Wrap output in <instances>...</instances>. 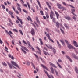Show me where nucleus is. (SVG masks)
<instances>
[{"mask_svg": "<svg viewBox=\"0 0 78 78\" xmlns=\"http://www.w3.org/2000/svg\"><path fill=\"white\" fill-rule=\"evenodd\" d=\"M60 9H63V10H66V8L63 6L61 7Z\"/></svg>", "mask_w": 78, "mask_h": 78, "instance_id": "cd10ccee", "label": "nucleus"}, {"mask_svg": "<svg viewBox=\"0 0 78 78\" xmlns=\"http://www.w3.org/2000/svg\"><path fill=\"white\" fill-rule=\"evenodd\" d=\"M36 48H37V49L39 51H41V49H40V48L38 46L36 47Z\"/></svg>", "mask_w": 78, "mask_h": 78, "instance_id": "473e14b6", "label": "nucleus"}, {"mask_svg": "<svg viewBox=\"0 0 78 78\" xmlns=\"http://www.w3.org/2000/svg\"><path fill=\"white\" fill-rule=\"evenodd\" d=\"M41 51H39V52L38 51L37 53H39L40 55H41L42 54L41 53Z\"/></svg>", "mask_w": 78, "mask_h": 78, "instance_id": "0e129e2a", "label": "nucleus"}, {"mask_svg": "<svg viewBox=\"0 0 78 78\" xmlns=\"http://www.w3.org/2000/svg\"><path fill=\"white\" fill-rule=\"evenodd\" d=\"M57 6L58 7V8H59V9H60L61 8V5L59 3H57Z\"/></svg>", "mask_w": 78, "mask_h": 78, "instance_id": "dca6fc26", "label": "nucleus"}, {"mask_svg": "<svg viewBox=\"0 0 78 78\" xmlns=\"http://www.w3.org/2000/svg\"><path fill=\"white\" fill-rule=\"evenodd\" d=\"M34 55L35 56V57H36V58H39V57H38V56H37V55H36L35 54H34Z\"/></svg>", "mask_w": 78, "mask_h": 78, "instance_id": "052dcab7", "label": "nucleus"}, {"mask_svg": "<svg viewBox=\"0 0 78 78\" xmlns=\"http://www.w3.org/2000/svg\"><path fill=\"white\" fill-rule=\"evenodd\" d=\"M11 63L13 64V65H14V66H16L17 67H18L19 69H20V68L19 66L16 63V62H14V61H11Z\"/></svg>", "mask_w": 78, "mask_h": 78, "instance_id": "7ed1b4c3", "label": "nucleus"}, {"mask_svg": "<svg viewBox=\"0 0 78 78\" xmlns=\"http://www.w3.org/2000/svg\"><path fill=\"white\" fill-rule=\"evenodd\" d=\"M5 31L6 33H7V34H9V36L10 37L12 38V39H13V37H12V36L11 35L13 34V33H12L11 31H9V32H8V30H5Z\"/></svg>", "mask_w": 78, "mask_h": 78, "instance_id": "f03ea898", "label": "nucleus"}, {"mask_svg": "<svg viewBox=\"0 0 78 78\" xmlns=\"http://www.w3.org/2000/svg\"><path fill=\"white\" fill-rule=\"evenodd\" d=\"M60 30L62 33H64V30H62V29L60 28Z\"/></svg>", "mask_w": 78, "mask_h": 78, "instance_id": "5fc2aeb1", "label": "nucleus"}, {"mask_svg": "<svg viewBox=\"0 0 78 78\" xmlns=\"http://www.w3.org/2000/svg\"><path fill=\"white\" fill-rule=\"evenodd\" d=\"M13 30L14 31H15V32H18V31H17L16 29H13Z\"/></svg>", "mask_w": 78, "mask_h": 78, "instance_id": "3c124183", "label": "nucleus"}, {"mask_svg": "<svg viewBox=\"0 0 78 78\" xmlns=\"http://www.w3.org/2000/svg\"><path fill=\"white\" fill-rule=\"evenodd\" d=\"M26 62V64L27 65H28V66H30V62L29 61H27Z\"/></svg>", "mask_w": 78, "mask_h": 78, "instance_id": "aec40b11", "label": "nucleus"}, {"mask_svg": "<svg viewBox=\"0 0 78 78\" xmlns=\"http://www.w3.org/2000/svg\"><path fill=\"white\" fill-rule=\"evenodd\" d=\"M52 50L54 53V54H56V50L55 49V47H53L52 48Z\"/></svg>", "mask_w": 78, "mask_h": 78, "instance_id": "2eb2a0df", "label": "nucleus"}, {"mask_svg": "<svg viewBox=\"0 0 78 78\" xmlns=\"http://www.w3.org/2000/svg\"><path fill=\"white\" fill-rule=\"evenodd\" d=\"M17 5L18 6V10H19L20 12H21V8H20V4L17 3Z\"/></svg>", "mask_w": 78, "mask_h": 78, "instance_id": "ddd939ff", "label": "nucleus"}, {"mask_svg": "<svg viewBox=\"0 0 78 78\" xmlns=\"http://www.w3.org/2000/svg\"><path fill=\"white\" fill-rule=\"evenodd\" d=\"M58 61V62H62V60L60 59H59Z\"/></svg>", "mask_w": 78, "mask_h": 78, "instance_id": "e2e57ef3", "label": "nucleus"}, {"mask_svg": "<svg viewBox=\"0 0 78 78\" xmlns=\"http://www.w3.org/2000/svg\"><path fill=\"white\" fill-rule=\"evenodd\" d=\"M73 43L74 44V46L76 47H78V43L75 40L73 41Z\"/></svg>", "mask_w": 78, "mask_h": 78, "instance_id": "39448f33", "label": "nucleus"}, {"mask_svg": "<svg viewBox=\"0 0 78 78\" xmlns=\"http://www.w3.org/2000/svg\"><path fill=\"white\" fill-rule=\"evenodd\" d=\"M25 50L27 51H29V50L26 47L24 48V49Z\"/></svg>", "mask_w": 78, "mask_h": 78, "instance_id": "f704fd0d", "label": "nucleus"}, {"mask_svg": "<svg viewBox=\"0 0 78 78\" xmlns=\"http://www.w3.org/2000/svg\"><path fill=\"white\" fill-rule=\"evenodd\" d=\"M64 25L65 27L66 28H67V29H69V26H68L66 24L64 23Z\"/></svg>", "mask_w": 78, "mask_h": 78, "instance_id": "412c9836", "label": "nucleus"}, {"mask_svg": "<svg viewBox=\"0 0 78 78\" xmlns=\"http://www.w3.org/2000/svg\"><path fill=\"white\" fill-rule=\"evenodd\" d=\"M65 18L68 20H71V18H70V17L69 16H66L65 17Z\"/></svg>", "mask_w": 78, "mask_h": 78, "instance_id": "9b49d317", "label": "nucleus"}, {"mask_svg": "<svg viewBox=\"0 0 78 78\" xmlns=\"http://www.w3.org/2000/svg\"><path fill=\"white\" fill-rule=\"evenodd\" d=\"M41 66L42 67H43V68H44V69H46V70H48H48H49L48 69V68H47V67L45 66L44 65L42 64H41Z\"/></svg>", "mask_w": 78, "mask_h": 78, "instance_id": "1a4fd4ad", "label": "nucleus"}, {"mask_svg": "<svg viewBox=\"0 0 78 78\" xmlns=\"http://www.w3.org/2000/svg\"><path fill=\"white\" fill-rule=\"evenodd\" d=\"M73 19H74V20H75L76 21V18L75 16H73Z\"/></svg>", "mask_w": 78, "mask_h": 78, "instance_id": "4d7b16f0", "label": "nucleus"}, {"mask_svg": "<svg viewBox=\"0 0 78 78\" xmlns=\"http://www.w3.org/2000/svg\"><path fill=\"white\" fill-rule=\"evenodd\" d=\"M28 18H27V19L28 20H30L31 19V17H30V16H28Z\"/></svg>", "mask_w": 78, "mask_h": 78, "instance_id": "a19ab883", "label": "nucleus"}, {"mask_svg": "<svg viewBox=\"0 0 78 78\" xmlns=\"http://www.w3.org/2000/svg\"><path fill=\"white\" fill-rule=\"evenodd\" d=\"M54 71L56 73V75L58 76L59 74H58V72L56 70V69H54Z\"/></svg>", "mask_w": 78, "mask_h": 78, "instance_id": "a878e982", "label": "nucleus"}, {"mask_svg": "<svg viewBox=\"0 0 78 78\" xmlns=\"http://www.w3.org/2000/svg\"><path fill=\"white\" fill-rule=\"evenodd\" d=\"M31 64H32L34 68V69H35V66H34V64H33V63L32 62H31Z\"/></svg>", "mask_w": 78, "mask_h": 78, "instance_id": "49530a36", "label": "nucleus"}, {"mask_svg": "<svg viewBox=\"0 0 78 78\" xmlns=\"http://www.w3.org/2000/svg\"><path fill=\"white\" fill-rule=\"evenodd\" d=\"M31 34H32L33 36H34L35 35V31L34 30V29L32 28L31 31Z\"/></svg>", "mask_w": 78, "mask_h": 78, "instance_id": "423d86ee", "label": "nucleus"}, {"mask_svg": "<svg viewBox=\"0 0 78 78\" xmlns=\"http://www.w3.org/2000/svg\"><path fill=\"white\" fill-rule=\"evenodd\" d=\"M72 57H73L74 58H75V59H78V57L76 56V55H75V54L73 53H72Z\"/></svg>", "mask_w": 78, "mask_h": 78, "instance_id": "6e6552de", "label": "nucleus"}, {"mask_svg": "<svg viewBox=\"0 0 78 78\" xmlns=\"http://www.w3.org/2000/svg\"><path fill=\"white\" fill-rule=\"evenodd\" d=\"M9 14H10L11 15H12V14H13V12L11 11H9Z\"/></svg>", "mask_w": 78, "mask_h": 78, "instance_id": "79ce46f5", "label": "nucleus"}, {"mask_svg": "<svg viewBox=\"0 0 78 78\" xmlns=\"http://www.w3.org/2000/svg\"><path fill=\"white\" fill-rule=\"evenodd\" d=\"M49 64L50 65V66H52L53 67H55V68H57V67L56 66V65L53 64V63L50 62Z\"/></svg>", "mask_w": 78, "mask_h": 78, "instance_id": "f8f14e48", "label": "nucleus"}, {"mask_svg": "<svg viewBox=\"0 0 78 78\" xmlns=\"http://www.w3.org/2000/svg\"><path fill=\"white\" fill-rule=\"evenodd\" d=\"M20 22L21 25H22L23 24V22H22V20L21 19L19 20Z\"/></svg>", "mask_w": 78, "mask_h": 78, "instance_id": "8fccbe9b", "label": "nucleus"}, {"mask_svg": "<svg viewBox=\"0 0 78 78\" xmlns=\"http://www.w3.org/2000/svg\"><path fill=\"white\" fill-rule=\"evenodd\" d=\"M48 48H50V49H52V48H52V46H51V45L49 46H48Z\"/></svg>", "mask_w": 78, "mask_h": 78, "instance_id": "ea45409f", "label": "nucleus"}, {"mask_svg": "<svg viewBox=\"0 0 78 78\" xmlns=\"http://www.w3.org/2000/svg\"><path fill=\"white\" fill-rule=\"evenodd\" d=\"M27 41V43L28 44L29 46H28V48H30V47H31V44H30V43L29 41Z\"/></svg>", "mask_w": 78, "mask_h": 78, "instance_id": "bb28decb", "label": "nucleus"}, {"mask_svg": "<svg viewBox=\"0 0 78 78\" xmlns=\"http://www.w3.org/2000/svg\"><path fill=\"white\" fill-rule=\"evenodd\" d=\"M47 76H48V78H51V77L48 74V73H47Z\"/></svg>", "mask_w": 78, "mask_h": 78, "instance_id": "09e8293b", "label": "nucleus"}, {"mask_svg": "<svg viewBox=\"0 0 78 78\" xmlns=\"http://www.w3.org/2000/svg\"><path fill=\"white\" fill-rule=\"evenodd\" d=\"M16 17L17 18V19L18 20H20L21 19H20V18H19V17H18V16H16Z\"/></svg>", "mask_w": 78, "mask_h": 78, "instance_id": "69168bd1", "label": "nucleus"}, {"mask_svg": "<svg viewBox=\"0 0 78 78\" xmlns=\"http://www.w3.org/2000/svg\"><path fill=\"white\" fill-rule=\"evenodd\" d=\"M46 30H47V31L48 33H49V31H50V30H49V29H48V28H46Z\"/></svg>", "mask_w": 78, "mask_h": 78, "instance_id": "a18cd8bd", "label": "nucleus"}, {"mask_svg": "<svg viewBox=\"0 0 78 78\" xmlns=\"http://www.w3.org/2000/svg\"><path fill=\"white\" fill-rule=\"evenodd\" d=\"M51 70L52 73H53V74H54V69H53V67H51Z\"/></svg>", "mask_w": 78, "mask_h": 78, "instance_id": "6ab92c4d", "label": "nucleus"}, {"mask_svg": "<svg viewBox=\"0 0 78 78\" xmlns=\"http://www.w3.org/2000/svg\"><path fill=\"white\" fill-rule=\"evenodd\" d=\"M2 63L3 66H5V67L7 66V64H6V63L5 62H2Z\"/></svg>", "mask_w": 78, "mask_h": 78, "instance_id": "4be33fe9", "label": "nucleus"}, {"mask_svg": "<svg viewBox=\"0 0 78 78\" xmlns=\"http://www.w3.org/2000/svg\"><path fill=\"white\" fill-rule=\"evenodd\" d=\"M37 2H38V5L39 6L40 8H42V7L41 5V4H40V2H39V0H37Z\"/></svg>", "mask_w": 78, "mask_h": 78, "instance_id": "f3484780", "label": "nucleus"}, {"mask_svg": "<svg viewBox=\"0 0 78 78\" xmlns=\"http://www.w3.org/2000/svg\"><path fill=\"white\" fill-rule=\"evenodd\" d=\"M19 26L21 28H23V26H22L20 25V24H19Z\"/></svg>", "mask_w": 78, "mask_h": 78, "instance_id": "338daca9", "label": "nucleus"}, {"mask_svg": "<svg viewBox=\"0 0 78 78\" xmlns=\"http://www.w3.org/2000/svg\"><path fill=\"white\" fill-rule=\"evenodd\" d=\"M36 70L37 72H39V67H37L36 68Z\"/></svg>", "mask_w": 78, "mask_h": 78, "instance_id": "864d4df0", "label": "nucleus"}, {"mask_svg": "<svg viewBox=\"0 0 78 78\" xmlns=\"http://www.w3.org/2000/svg\"><path fill=\"white\" fill-rule=\"evenodd\" d=\"M68 47L69 48V49H74V50H75V48L72 46L71 44H68Z\"/></svg>", "mask_w": 78, "mask_h": 78, "instance_id": "20e7f679", "label": "nucleus"}, {"mask_svg": "<svg viewBox=\"0 0 78 78\" xmlns=\"http://www.w3.org/2000/svg\"><path fill=\"white\" fill-rule=\"evenodd\" d=\"M75 70L76 71V72L77 73H78V68L76 66L75 67Z\"/></svg>", "mask_w": 78, "mask_h": 78, "instance_id": "a211bd4d", "label": "nucleus"}, {"mask_svg": "<svg viewBox=\"0 0 78 78\" xmlns=\"http://www.w3.org/2000/svg\"><path fill=\"white\" fill-rule=\"evenodd\" d=\"M23 11L24 12H25V13H27V14H28V12L26 11L25 9H23Z\"/></svg>", "mask_w": 78, "mask_h": 78, "instance_id": "4c0bfd02", "label": "nucleus"}, {"mask_svg": "<svg viewBox=\"0 0 78 78\" xmlns=\"http://www.w3.org/2000/svg\"><path fill=\"white\" fill-rule=\"evenodd\" d=\"M14 42H15V40H13L12 41V44L14 45H15L14 44Z\"/></svg>", "mask_w": 78, "mask_h": 78, "instance_id": "37998d69", "label": "nucleus"}, {"mask_svg": "<svg viewBox=\"0 0 78 78\" xmlns=\"http://www.w3.org/2000/svg\"><path fill=\"white\" fill-rule=\"evenodd\" d=\"M23 42L25 44H26V45H27V43L25 41L23 40Z\"/></svg>", "mask_w": 78, "mask_h": 78, "instance_id": "bf43d9fd", "label": "nucleus"}, {"mask_svg": "<svg viewBox=\"0 0 78 78\" xmlns=\"http://www.w3.org/2000/svg\"><path fill=\"white\" fill-rule=\"evenodd\" d=\"M53 14H54V13H53V11H51L50 12V16L51 19H53V22H54V23H55L56 19H55V18H53Z\"/></svg>", "mask_w": 78, "mask_h": 78, "instance_id": "f257e3e1", "label": "nucleus"}, {"mask_svg": "<svg viewBox=\"0 0 78 78\" xmlns=\"http://www.w3.org/2000/svg\"><path fill=\"white\" fill-rule=\"evenodd\" d=\"M5 49H6V50H5V51H7L8 52V48H7V47H5Z\"/></svg>", "mask_w": 78, "mask_h": 78, "instance_id": "603ef678", "label": "nucleus"}, {"mask_svg": "<svg viewBox=\"0 0 78 78\" xmlns=\"http://www.w3.org/2000/svg\"><path fill=\"white\" fill-rule=\"evenodd\" d=\"M59 26L61 27L62 24L61 23H59L58 22H57L56 23V27H57V28H59Z\"/></svg>", "mask_w": 78, "mask_h": 78, "instance_id": "0eeeda50", "label": "nucleus"}, {"mask_svg": "<svg viewBox=\"0 0 78 78\" xmlns=\"http://www.w3.org/2000/svg\"><path fill=\"white\" fill-rule=\"evenodd\" d=\"M60 41L62 43H63V42H64V41L62 40H60Z\"/></svg>", "mask_w": 78, "mask_h": 78, "instance_id": "774afa93", "label": "nucleus"}, {"mask_svg": "<svg viewBox=\"0 0 78 78\" xmlns=\"http://www.w3.org/2000/svg\"><path fill=\"white\" fill-rule=\"evenodd\" d=\"M55 14H56V16H59V14H58V13L56 11H55Z\"/></svg>", "mask_w": 78, "mask_h": 78, "instance_id": "72a5a7b5", "label": "nucleus"}, {"mask_svg": "<svg viewBox=\"0 0 78 78\" xmlns=\"http://www.w3.org/2000/svg\"><path fill=\"white\" fill-rule=\"evenodd\" d=\"M20 32L21 34L22 35H23V33H22V30H20Z\"/></svg>", "mask_w": 78, "mask_h": 78, "instance_id": "6e6d98bb", "label": "nucleus"}, {"mask_svg": "<svg viewBox=\"0 0 78 78\" xmlns=\"http://www.w3.org/2000/svg\"><path fill=\"white\" fill-rule=\"evenodd\" d=\"M66 57L67 58V59H69V61H70V62H73L72 60V59H71V58H70V57H69L68 55H66Z\"/></svg>", "mask_w": 78, "mask_h": 78, "instance_id": "9d476101", "label": "nucleus"}, {"mask_svg": "<svg viewBox=\"0 0 78 78\" xmlns=\"http://www.w3.org/2000/svg\"><path fill=\"white\" fill-rule=\"evenodd\" d=\"M57 64L58 66L60 68V69H62V66H61V65H60V64H59V63H58V62H57Z\"/></svg>", "mask_w": 78, "mask_h": 78, "instance_id": "c85d7f7f", "label": "nucleus"}, {"mask_svg": "<svg viewBox=\"0 0 78 78\" xmlns=\"http://www.w3.org/2000/svg\"><path fill=\"white\" fill-rule=\"evenodd\" d=\"M71 11H72L71 12H74L75 11V10L72 9H71Z\"/></svg>", "mask_w": 78, "mask_h": 78, "instance_id": "de8ad7c7", "label": "nucleus"}, {"mask_svg": "<svg viewBox=\"0 0 78 78\" xmlns=\"http://www.w3.org/2000/svg\"><path fill=\"white\" fill-rule=\"evenodd\" d=\"M57 42L58 45L59 47V48H61V44H59V41H57Z\"/></svg>", "mask_w": 78, "mask_h": 78, "instance_id": "5701e85b", "label": "nucleus"}, {"mask_svg": "<svg viewBox=\"0 0 78 78\" xmlns=\"http://www.w3.org/2000/svg\"><path fill=\"white\" fill-rule=\"evenodd\" d=\"M9 67L11 69H12V66H11V64H10V63H9V62H7Z\"/></svg>", "mask_w": 78, "mask_h": 78, "instance_id": "4468645a", "label": "nucleus"}, {"mask_svg": "<svg viewBox=\"0 0 78 78\" xmlns=\"http://www.w3.org/2000/svg\"><path fill=\"white\" fill-rule=\"evenodd\" d=\"M40 13L41 14V15H44V12H43V11L41 10L40 11Z\"/></svg>", "mask_w": 78, "mask_h": 78, "instance_id": "58836bf2", "label": "nucleus"}, {"mask_svg": "<svg viewBox=\"0 0 78 78\" xmlns=\"http://www.w3.org/2000/svg\"><path fill=\"white\" fill-rule=\"evenodd\" d=\"M43 52H44V54H45V55H50V54H49L48 52H46V51H43Z\"/></svg>", "mask_w": 78, "mask_h": 78, "instance_id": "b1692460", "label": "nucleus"}, {"mask_svg": "<svg viewBox=\"0 0 78 78\" xmlns=\"http://www.w3.org/2000/svg\"><path fill=\"white\" fill-rule=\"evenodd\" d=\"M46 36L47 37H48V39H50V36L49 35V34H46Z\"/></svg>", "mask_w": 78, "mask_h": 78, "instance_id": "7c9ffc66", "label": "nucleus"}, {"mask_svg": "<svg viewBox=\"0 0 78 78\" xmlns=\"http://www.w3.org/2000/svg\"><path fill=\"white\" fill-rule=\"evenodd\" d=\"M39 40L40 41L41 45H43V42H42V39H39Z\"/></svg>", "mask_w": 78, "mask_h": 78, "instance_id": "2f4dec72", "label": "nucleus"}, {"mask_svg": "<svg viewBox=\"0 0 78 78\" xmlns=\"http://www.w3.org/2000/svg\"><path fill=\"white\" fill-rule=\"evenodd\" d=\"M21 49L22 50V51H23V53H24V54H26V53H27V52H26L24 50L22 49V48H21Z\"/></svg>", "mask_w": 78, "mask_h": 78, "instance_id": "393cba45", "label": "nucleus"}, {"mask_svg": "<svg viewBox=\"0 0 78 78\" xmlns=\"http://www.w3.org/2000/svg\"><path fill=\"white\" fill-rule=\"evenodd\" d=\"M9 22H10V23H11L12 24V25H13L14 24L13 23H12V21H11V19H9Z\"/></svg>", "mask_w": 78, "mask_h": 78, "instance_id": "c9c22d12", "label": "nucleus"}, {"mask_svg": "<svg viewBox=\"0 0 78 78\" xmlns=\"http://www.w3.org/2000/svg\"><path fill=\"white\" fill-rule=\"evenodd\" d=\"M31 48L32 51H35V49H34V48H33V47L32 46H31Z\"/></svg>", "mask_w": 78, "mask_h": 78, "instance_id": "e433bc0d", "label": "nucleus"}, {"mask_svg": "<svg viewBox=\"0 0 78 78\" xmlns=\"http://www.w3.org/2000/svg\"><path fill=\"white\" fill-rule=\"evenodd\" d=\"M36 19L37 22H38L39 23H40V22H39V20H38V17H37V16L36 17Z\"/></svg>", "mask_w": 78, "mask_h": 78, "instance_id": "c756f323", "label": "nucleus"}, {"mask_svg": "<svg viewBox=\"0 0 78 78\" xmlns=\"http://www.w3.org/2000/svg\"><path fill=\"white\" fill-rule=\"evenodd\" d=\"M0 44H3V41L1 39H0Z\"/></svg>", "mask_w": 78, "mask_h": 78, "instance_id": "680f3d73", "label": "nucleus"}, {"mask_svg": "<svg viewBox=\"0 0 78 78\" xmlns=\"http://www.w3.org/2000/svg\"><path fill=\"white\" fill-rule=\"evenodd\" d=\"M2 8H3L4 9H5L6 7H5V5H3V4L2 5Z\"/></svg>", "mask_w": 78, "mask_h": 78, "instance_id": "c03bdc74", "label": "nucleus"}, {"mask_svg": "<svg viewBox=\"0 0 78 78\" xmlns=\"http://www.w3.org/2000/svg\"><path fill=\"white\" fill-rule=\"evenodd\" d=\"M65 41L66 42V44H67V45H68V44H69L68 43V41H67V40H65Z\"/></svg>", "mask_w": 78, "mask_h": 78, "instance_id": "13d9d810", "label": "nucleus"}]
</instances>
